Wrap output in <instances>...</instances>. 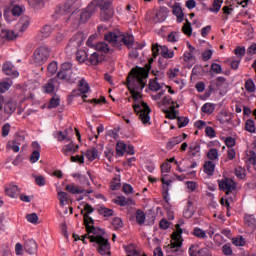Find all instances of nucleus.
<instances>
[{
	"mask_svg": "<svg viewBox=\"0 0 256 256\" xmlns=\"http://www.w3.org/2000/svg\"><path fill=\"white\" fill-rule=\"evenodd\" d=\"M192 235H194V237H197L198 239H205V237H207V233L199 227L194 228Z\"/></svg>",
	"mask_w": 256,
	"mask_h": 256,
	"instance_id": "49530a36",
	"label": "nucleus"
},
{
	"mask_svg": "<svg viewBox=\"0 0 256 256\" xmlns=\"http://www.w3.org/2000/svg\"><path fill=\"white\" fill-rule=\"evenodd\" d=\"M222 253L223 255H226V256H231L233 255V248H231V244H224L222 246Z\"/></svg>",
	"mask_w": 256,
	"mask_h": 256,
	"instance_id": "052dcab7",
	"label": "nucleus"
},
{
	"mask_svg": "<svg viewBox=\"0 0 256 256\" xmlns=\"http://www.w3.org/2000/svg\"><path fill=\"white\" fill-rule=\"evenodd\" d=\"M89 54L83 49L77 50L76 52V60L78 63H85V61H88Z\"/></svg>",
	"mask_w": 256,
	"mask_h": 256,
	"instance_id": "c756f323",
	"label": "nucleus"
},
{
	"mask_svg": "<svg viewBox=\"0 0 256 256\" xmlns=\"http://www.w3.org/2000/svg\"><path fill=\"white\" fill-rule=\"evenodd\" d=\"M160 55L164 59H173V57H175V52L174 51H170L167 46H161Z\"/></svg>",
	"mask_w": 256,
	"mask_h": 256,
	"instance_id": "72a5a7b5",
	"label": "nucleus"
},
{
	"mask_svg": "<svg viewBox=\"0 0 256 256\" xmlns=\"http://www.w3.org/2000/svg\"><path fill=\"white\" fill-rule=\"evenodd\" d=\"M41 33H42V37H44V39H47V37H49L51 33H53V28L51 27V25H45L41 29Z\"/></svg>",
	"mask_w": 256,
	"mask_h": 256,
	"instance_id": "5fc2aeb1",
	"label": "nucleus"
},
{
	"mask_svg": "<svg viewBox=\"0 0 256 256\" xmlns=\"http://www.w3.org/2000/svg\"><path fill=\"white\" fill-rule=\"evenodd\" d=\"M127 151V144L125 142L119 141L116 144V155L118 157H123Z\"/></svg>",
	"mask_w": 256,
	"mask_h": 256,
	"instance_id": "bb28decb",
	"label": "nucleus"
},
{
	"mask_svg": "<svg viewBox=\"0 0 256 256\" xmlns=\"http://www.w3.org/2000/svg\"><path fill=\"white\" fill-rule=\"evenodd\" d=\"M15 111H17V102L12 100L5 102L4 113H6V115H13Z\"/></svg>",
	"mask_w": 256,
	"mask_h": 256,
	"instance_id": "412c9836",
	"label": "nucleus"
},
{
	"mask_svg": "<svg viewBox=\"0 0 256 256\" xmlns=\"http://www.w3.org/2000/svg\"><path fill=\"white\" fill-rule=\"evenodd\" d=\"M217 121L221 123V125H225V123H231V120L233 119V114H229L227 110L222 109L217 115H216Z\"/></svg>",
	"mask_w": 256,
	"mask_h": 256,
	"instance_id": "dca6fc26",
	"label": "nucleus"
},
{
	"mask_svg": "<svg viewBox=\"0 0 256 256\" xmlns=\"http://www.w3.org/2000/svg\"><path fill=\"white\" fill-rule=\"evenodd\" d=\"M67 195H68L67 192H63V191L58 192V199L61 207L65 206V201H67L68 199Z\"/></svg>",
	"mask_w": 256,
	"mask_h": 256,
	"instance_id": "0e129e2a",
	"label": "nucleus"
},
{
	"mask_svg": "<svg viewBox=\"0 0 256 256\" xmlns=\"http://www.w3.org/2000/svg\"><path fill=\"white\" fill-rule=\"evenodd\" d=\"M202 113H206V115H213L215 111V104L213 103H205L201 108Z\"/></svg>",
	"mask_w": 256,
	"mask_h": 256,
	"instance_id": "58836bf2",
	"label": "nucleus"
},
{
	"mask_svg": "<svg viewBox=\"0 0 256 256\" xmlns=\"http://www.w3.org/2000/svg\"><path fill=\"white\" fill-rule=\"evenodd\" d=\"M57 69H59V66L56 61H52L47 67L49 75H55V73H57Z\"/></svg>",
	"mask_w": 256,
	"mask_h": 256,
	"instance_id": "864d4df0",
	"label": "nucleus"
},
{
	"mask_svg": "<svg viewBox=\"0 0 256 256\" xmlns=\"http://www.w3.org/2000/svg\"><path fill=\"white\" fill-rule=\"evenodd\" d=\"M194 251H196L197 256H212L211 250H209V248L199 249V246L195 245Z\"/></svg>",
	"mask_w": 256,
	"mask_h": 256,
	"instance_id": "37998d69",
	"label": "nucleus"
},
{
	"mask_svg": "<svg viewBox=\"0 0 256 256\" xmlns=\"http://www.w3.org/2000/svg\"><path fill=\"white\" fill-rule=\"evenodd\" d=\"M204 173L210 177L215 173V163L213 161H206L204 163Z\"/></svg>",
	"mask_w": 256,
	"mask_h": 256,
	"instance_id": "c85d7f7f",
	"label": "nucleus"
},
{
	"mask_svg": "<svg viewBox=\"0 0 256 256\" xmlns=\"http://www.w3.org/2000/svg\"><path fill=\"white\" fill-rule=\"evenodd\" d=\"M90 4L94 7L95 11H97V8L100 9L101 21L107 23L113 19V15H115L113 0H92Z\"/></svg>",
	"mask_w": 256,
	"mask_h": 256,
	"instance_id": "7ed1b4c3",
	"label": "nucleus"
},
{
	"mask_svg": "<svg viewBox=\"0 0 256 256\" xmlns=\"http://www.w3.org/2000/svg\"><path fill=\"white\" fill-rule=\"evenodd\" d=\"M183 229L181 225L176 224V231L171 235V243L168 245L170 249H179L183 245Z\"/></svg>",
	"mask_w": 256,
	"mask_h": 256,
	"instance_id": "6e6552de",
	"label": "nucleus"
},
{
	"mask_svg": "<svg viewBox=\"0 0 256 256\" xmlns=\"http://www.w3.org/2000/svg\"><path fill=\"white\" fill-rule=\"evenodd\" d=\"M223 2L219 1V0H214L213 3V7L209 9V11H211V13H219V11H221V4Z\"/></svg>",
	"mask_w": 256,
	"mask_h": 256,
	"instance_id": "680f3d73",
	"label": "nucleus"
},
{
	"mask_svg": "<svg viewBox=\"0 0 256 256\" xmlns=\"http://www.w3.org/2000/svg\"><path fill=\"white\" fill-rule=\"evenodd\" d=\"M88 63H90V65H99V63H101V61H103V59L101 57H99V53L98 52H94L90 55V57H88Z\"/></svg>",
	"mask_w": 256,
	"mask_h": 256,
	"instance_id": "e433bc0d",
	"label": "nucleus"
},
{
	"mask_svg": "<svg viewBox=\"0 0 256 256\" xmlns=\"http://www.w3.org/2000/svg\"><path fill=\"white\" fill-rule=\"evenodd\" d=\"M148 85H149L150 91H159L161 89V84L157 82V78L151 79Z\"/></svg>",
	"mask_w": 256,
	"mask_h": 256,
	"instance_id": "09e8293b",
	"label": "nucleus"
},
{
	"mask_svg": "<svg viewBox=\"0 0 256 256\" xmlns=\"http://www.w3.org/2000/svg\"><path fill=\"white\" fill-rule=\"evenodd\" d=\"M172 13L173 15H175V17H177V23H183V19L185 17V13H183V8H181V4L179 3H175L172 6Z\"/></svg>",
	"mask_w": 256,
	"mask_h": 256,
	"instance_id": "6ab92c4d",
	"label": "nucleus"
},
{
	"mask_svg": "<svg viewBox=\"0 0 256 256\" xmlns=\"http://www.w3.org/2000/svg\"><path fill=\"white\" fill-rule=\"evenodd\" d=\"M39 157H41L39 150H34L30 155V163H37L39 161Z\"/></svg>",
	"mask_w": 256,
	"mask_h": 256,
	"instance_id": "338daca9",
	"label": "nucleus"
},
{
	"mask_svg": "<svg viewBox=\"0 0 256 256\" xmlns=\"http://www.w3.org/2000/svg\"><path fill=\"white\" fill-rule=\"evenodd\" d=\"M83 41H85L83 32H78L69 40L68 47L70 49H78L83 45Z\"/></svg>",
	"mask_w": 256,
	"mask_h": 256,
	"instance_id": "9b49d317",
	"label": "nucleus"
},
{
	"mask_svg": "<svg viewBox=\"0 0 256 256\" xmlns=\"http://www.w3.org/2000/svg\"><path fill=\"white\" fill-rule=\"evenodd\" d=\"M11 87H13V82H7V81H3L0 82V93H7V91H9V89H11Z\"/></svg>",
	"mask_w": 256,
	"mask_h": 256,
	"instance_id": "de8ad7c7",
	"label": "nucleus"
},
{
	"mask_svg": "<svg viewBox=\"0 0 256 256\" xmlns=\"http://www.w3.org/2000/svg\"><path fill=\"white\" fill-rule=\"evenodd\" d=\"M10 13L13 15V17H21V15H23V8H21L19 5H15L11 9Z\"/></svg>",
	"mask_w": 256,
	"mask_h": 256,
	"instance_id": "6e6d98bb",
	"label": "nucleus"
},
{
	"mask_svg": "<svg viewBox=\"0 0 256 256\" xmlns=\"http://www.w3.org/2000/svg\"><path fill=\"white\" fill-rule=\"evenodd\" d=\"M113 203L120 207H127V205H131V203H133V199H127L125 196H118L113 200Z\"/></svg>",
	"mask_w": 256,
	"mask_h": 256,
	"instance_id": "4be33fe9",
	"label": "nucleus"
},
{
	"mask_svg": "<svg viewBox=\"0 0 256 256\" xmlns=\"http://www.w3.org/2000/svg\"><path fill=\"white\" fill-rule=\"evenodd\" d=\"M167 119H177V112L175 111V104L170 106V110H163Z\"/></svg>",
	"mask_w": 256,
	"mask_h": 256,
	"instance_id": "a19ab883",
	"label": "nucleus"
},
{
	"mask_svg": "<svg viewBox=\"0 0 256 256\" xmlns=\"http://www.w3.org/2000/svg\"><path fill=\"white\" fill-rule=\"evenodd\" d=\"M84 225L88 235H90V243L98 245V253L100 255H111V244L109 243V239L103 237V235H105V230L95 227L91 222ZM91 233H93V235H91Z\"/></svg>",
	"mask_w": 256,
	"mask_h": 256,
	"instance_id": "f257e3e1",
	"label": "nucleus"
},
{
	"mask_svg": "<svg viewBox=\"0 0 256 256\" xmlns=\"http://www.w3.org/2000/svg\"><path fill=\"white\" fill-rule=\"evenodd\" d=\"M78 91H80V93L82 95H85L86 93H89V83H87V80L86 79H81L79 82H78Z\"/></svg>",
	"mask_w": 256,
	"mask_h": 256,
	"instance_id": "473e14b6",
	"label": "nucleus"
},
{
	"mask_svg": "<svg viewBox=\"0 0 256 256\" xmlns=\"http://www.w3.org/2000/svg\"><path fill=\"white\" fill-rule=\"evenodd\" d=\"M148 225H155V219H157V215L153 210H149L146 214Z\"/></svg>",
	"mask_w": 256,
	"mask_h": 256,
	"instance_id": "3c124183",
	"label": "nucleus"
},
{
	"mask_svg": "<svg viewBox=\"0 0 256 256\" xmlns=\"http://www.w3.org/2000/svg\"><path fill=\"white\" fill-rule=\"evenodd\" d=\"M179 143H183L182 135L171 138L166 144V149L168 151H171V149H173V147H175V145H179Z\"/></svg>",
	"mask_w": 256,
	"mask_h": 256,
	"instance_id": "5701e85b",
	"label": "nucleus"
},
{
	"mask_svg": "<svg viewBox=\"0 0 256 256\" xmlns=\"http://www.w3.org/2000/svg\"><path fill=\"white\" fill-rule=\"evenodd\" d=\"M96 51H99L100 53H111V48L109 47V44L106 42H98L95 45Z\"/></svg>",
	"mask_w": 256,
	"mask_h": 256,
	"instance_id": "2f4dec72",
	"label": "nucleus"
},
{
	"mask_svg": "<svg viewBox=\"0 0 256 256\" xmlns=\"http://www.w3.org/2000/svg\"><path fill=\"white\" fill-rule=\"evenodd\" d=\"M49 3V0H31L30 6L32 9H36L37 11L43 9L45 7V4Z\"/></svg>",
	"mask_w": 256,
	"mask_h": 256,
	"instance_id": "a878e982",
	"label": "nucleus"
},
{
	"mask_svg": "<svg viewBox=\"0 0 256 256\" xmlns=\"http://www.w3.org/2000/svg\"><path fill=\"white\" fill-rule=\"evenodd\" d=\"M207 158L210 161H215V159H219V151L215 148H211L207 153Z\"/></svg>",
	"mask_w": 256,
	"mask_h": 256,
	"instance_id": "8fccbe9b",
	"label": "nucleus"
},
{
	"mask_svg": "<svg viewBox=\"0 0 256 256\" xmlns=\"http://www.w3.org/2000/svg\"><path fill=\"white\" fill-rule=\"evenodd\" d=\"M188 157L189 159H193L195 157H201V144L199 142H192L189 145Z\"/></svg>",
	"mask_w": 256,
	"mask_h": 256,
	"instance_id": "2eb2a0df",
	"label": "nucleus"
},
{
	"mask_svg": "<svg viewBox=\"0 0 256 256\" xmlns=\"http://www.w3.org/2000/svg\"><path fill=\"white\" fill-rule=\"evenodd\" d=\"M245 243H247V241L245 238H243V236H239L233 239V245L236 247H245Z\"/></svg>",
	"mask_w": 256,
	"mask_h": 256,
	"instance_id": "bf43d9fd",
	"label": "nucleus"
},
{
	"mask_svg": "<svg viewBox=\"0 0 256 256\" xmlns=\"http://www.w3.org/2000/svg\"><path fill=\"white\" fill-rule=\"evenodd\" d=\"M235 175L238 179H245L247 177V170L241 166H238L235 168Z\"/></svg>",
	"mask_w": 256,
	"mask_h": 256,
	"instance_id": "a18cd8bd",
	"label": "nucleus"
},
{
	"mask_svg": "<svg viewBox=\"0 0 256 256\" xmlns=\"http://www.w3.org/2000/svg\"><path fill=\"white\" fill-rule=\"evenodd\" d=\"M51 49L47 46L38 47L33 53V61L36 65H45L49 60Z\"/></svg>",
	"mask_w": 256,
	"mask_h": 256,
	"instance_id": "423d86ee",
	"label": "nucleus"
},
{
	"mask_svg": "<svg viewBox=\"0 0 256 256\" xmlns=\"http://www.w3.org/2000/svg\"><path fill=\"white\" fill-rule=\"evenodd\" d=\"M60 104H61V99L60 98L52 97L50 99L48 108L49 109H57V107H59Z\"/></svg>",
	"mask_w": 256,
	"mask_h": 256,
	"instance_id": "13d9d810",
	"label": "nucleus"
},
{
	"mask_svg": "<svg viewBox=\"0 0 256 256\" xmlns=\"http://www.w3.org/2000/svg\"><path fill=\"white\" fill-rule=\"evenodd\" d=\"M93 211H95V208H93V206H91V204L87 203L84 206V210H81V215H83L84 217V225H87V223H91V225H95V220H93L91 218V213H93Z\"/></svg>",
	"mask_w": 256,
	"mask_h": 256,
	"instance_id": "f8f14e48",
	"label": "nucleus"
},
{
	"mask_svg": "<svg viewBox=\"0 0 256 256\" xmlns=\"http://www.w3.org/2000/svg\"><path fill=\"white\" fill-rule=\"evenodd\" d=\"M104 39L107 43H111L112 47H115L117 51H121V49H123V45H125L127 49H132L133 45H135V37L131 34H117V32L108 31L104 35Z\"/></svg>",
	"mask_w": 256,
	"mask_h": 256,
	"instance_id": "f03ea898",
	"label": "nucleus"
},
{
	"mask_svg": "<svg viewBox=\"0 0 256 256\" xmlns=\"http://www.w3.org/2000/svg\"><path fill=\"white\" fill-rule=\"evenodd\" d=\"M133 109L135 113L139 115V119L142 121L143 125H147V123L151 121V116H149L151 113V108L149 107V104L146 102H142L141 104H134Z\"/></svg>",
	"mask_w": 256,
	"mask_h": 256,
	"instance_id": "39448f33",
	"label": "nucleus"
},
{
	"mask_svg": "<svg viewBox=\"0 0 256 256\" xmlns=\"http://www.w3.org/2000/svg\"><path fill=\"white\" fill-rule=\"evenodd\" d=\"M66 191H68V193H71L72 195H79L81 193H85L86 197L88 195H91V193H93L92 189H88V190L80 189V188L75 187V185H71V184L66 186Z\"/></svg>",
	"mask_w": 256,
	"mask_h": 256,
	"instance_id": "f3484780",
	"label": "nucleus"
},
{
	"mask_svg": "<svg viewBox=\"0 0 256 256\" xmlns=\"http://www.w3.org/2000/svg\"><path fill=\"white\" fill-rule=\"evenodd\" d=\"M245 129L249 133H255V121H253L252 119L247 120L245 124Z\"/></svg>",
	"mask_w": 256,
	"mask_h": 256,
	"instance_id": "4d7b16f0",
	"label": "nucleus"
},
{
	"mask_svg": "<svg viewBox=\"0 0 256 256\" xmlns=\"http://www.w3.org/2000/svg\"><path fill=\"white\" fill-rule=\"evenodd\" d=\"M167 19V14L163 10L158 11L155 16L152 18L153 23H163Z\"/></svg>",
	"mask_w": 256,
	"mask_h": 256,
	"instance_id": "c9c22d12",
	"label": "nucleus"
},
{
	"mask_svg": "<svg viewBox=\"0 0 256 256\" xmlns=\"http://www.w3.org/2000/svg\"><path fill=\"white\" fill-rule=\"evenodd\" d=\"M24 249L26 253H29V255H35V253H37V242L33 239L26 240Z\"/></svg>",
	"mask_w": 256,
	"mask_h": 256,
	"instance_id": "aec40b11",
	"label": "nucleus"
},
{
	"mask_svg": "<svg viewBox=\"0 0 256 256\" xmlns=\"http://www.w3.org/2000/svg\"><path fill=\"white\" fill-rule=\"evenodd\" d=\"M95 7L93 4L89 3L88 6L82 10V12L78 15L77 19L80 20V23H87L96 13Z\"/></svg>",
	"mask_w": 256,
	"mask_h": 256,
	"instance_id": "9d476101",
	"label": "nucleus"
},
{
	"mask_svg": "<svg viewBox=\"0 0 256 256\" xmlns=\"http://www.w3.org/2000/svg\"><path fill=\"white\" fill-rule=\"evenodd\" d=\"M72 75H73V63L64 62L61 64L56 77L61 81H67V83H69V81H71Z\"/></svg>",
	"mask_w": 256,
	"mask_h": 256,
	"instance_id": "0eeeda50",
	"label": "nucleus"
},
{
	"mask_svg": "<svg viewBox=\"0 0 256 256\" xmlns=\"http://www.w3.org/2000/svg\"><path fill=\"white\" fill-rule=\"evenodd\" d=\"M99 215H102L103 217H113V209H109L105 206H102L98 209Z\"/></svg>",
	"mask_w": 256,
	"mask_h": 256,
	"instance_id": "c03bdc74",
	"label": "nucleus"
},
{
	"mask_svg": "<svg viewBox=\"0 0 256 256\" xmlns=\"http://www.w3.org/2000/svg\"><path fill=\"white\" fill-rule=\"evenodd\" d=\"M5 193L8 195V197H12L15 199L17 197V194L19 193V186L10 184L8 187L5 188Z\"/></svg>",
	"mask_w": 256,
	"mask_h": 256,
	"instance_id": "b1692460",
	"label": "nucleus"
},
{
	"mask_svg": "<svg viewBox=\"0 0 256 256\" xmlns=\"http://www.w3.org/2000/svg\"><path fill=\"white\" fill-rule=\"evenodd\" d=\"M85 155H86L88 161H95V159H97L99 157V150H97V148L93 147L91 149H88L86 151Z\"/></svg>",
	"mask_w": 256,
	"mask_h": 256,
	"instance_id": "7c9ffc66",
	"label": "nucleus"
},
{
	"mask_svg": "<svg viewBox=\"0 0 256 256\" xmlns=\"http://www.w3.org/2000/svg\"><path fill=\"white\" fill-rule=\"evenodd\" d=\"M178 129H183L189 125V119L185 116H176Z\"/></svg>",
	"mask_w": 256,
	"mask_h": 256,
	"instance_id": "ea45409f",
	"label": "nucleus"
},
{
	"mask_svg": "<svg viewBox=\"0 0 256 256\" xmlns=\"http://www.w3.org/2000/svg\"><path fill=\"white\" fill-rule=\"evenodd\" d=\"M149 71H151V64H146L145 68L136 66L135 68H132L129 76H127L126 81L127 83H131V76L133 79H135L140 87L141 90L145 89V85H147V82L145 79L149 77Z\"/></svg>",
	"mask_w": 256,
	"mask_h": 256,
	"instance_id": "20e7f679",
	"label": "nucleus"
},
{
	"mask_svg": "<svg viewBox=\"0 0 256 256\" xmlns=\"http://www.w3.org/2000/svg\"><path fill=\"white\" fill-rule=\"evenodd\" d=\"M2 71L12 79H17V77H19V71L15 69V66L11 62L4 63L2 66Z\"/></svg>",
	"mask_w": 256,
	"mask_h": 256,
	"instance_id": "ddd939ff",
	"label": "nucleus"
},
{
	"mask_svg": "<svg viewBox=\"0 0 256 256\" xmlns=\"http://www.w3.org/2000/svg\"><path fill=\"white\" fill-rule=\"evenodd\" d=\"M78 149L79 145H75V142L71 141L69 144L62 147V153H64L66 157H69V155H74V153H77Z\"/></svg>",
	"mask_w": 256,
	"mask_h": 256,
	"instance_id": "a211bd4d",
	"label": "nucleus"
},
{
	"mask_svg": "<svg viewBox=\"0 0 256 256\" xmlns=\"http://www.w3.org/2000/svg\"><path fill=\"white\" fill-rule=\"evenodd\" d=\"M246 225L252 229V231H255L256 229V218L254 215H246L244 217Z\"/></svg>",
	"mask_w": 256,
	"mask_h": 256,
	"instance_id": "4c0bfd02",
	"label": "nucleus"
},
{
	"mask_svg": "<svg viewBox=\"0 0 256 256\" xmlns=\"http://www.w3.org/2000/svg\"><path fill=\"white\" fill-rule=\"evenodd\" d=\"M166 177H168L167 174L162 175V178H161V183L163 184L162 195H163L164 201H166V203H169V187L171 183H173V180H166Z\"/></svg>",
	"mask_w": 256,
	"mask_h": 256,
	"instance_id": "4468645a",
	"label": "nucleus"
},
{
	"mask_svg": "<svg viewBox=\"0 0 256 256\" xmlns=\"http://www.w3.org/2000/svg\"><path fill=\"white\" fill-rule=\"evenodd\" d=\"M135 217H136V222L138 223V225L141 226L145 224V219H147V214H145L143 210L138 209L135 213Z\"/></svg>",
	"mask_w": 256,
	"mask_h": 256,
	"instance_id": "f704fd0d",
	"label": "nucleus"
},
{
	"mask_svg": "<svg viewBox=\"0 0 256 256\" xmlns=\"http://www.w3.org/2000/svg\"><path fill=\"white\" fill-rule=\"evenodd\" d=\"M112 225L115 229L123 228V220L119 217L113 218Z\"/></svg>",
	"mask_w": 256,
	"mask_h": 256,
	"instance_id": "774afa93",
	"label": "nucleus"
},
{
	"mask_svg": "<svg viewBox=\"0 0 256 256\" xmlns=\"http://www.w3.org/2000/svg\"><path fill=\"white\" fill-rule=\"evenodd\" d=\"M220 191H226V195L233 193L237 189V182L231 178H224L218 182Z\"/></svg>",
	"mask_w": 256,
	"mask_h": 256,
	"instance_id": "1a4fd4ad",
	"label": "nucleus"
},
{
	"mask_svg": "<svg viewBox=\"0 0 256 256\" xmlns=\"http://www.w3.org/2000/svg\"><path fill=\"white\" fill-rule=\"evenodd\" d=\"M0 34L2 35L3 39H7V41H13V39L17 38V35H15L13 30L2 29Z\"/></svg>",
	"mask_w": 256,
	"mask_h": 256,
	"instance_id": "cd10ccee",
	"label": "nucleus"
},
{
	"mask_svg": "<svg viewBox=\"0 0 256 256\" xmlns=\"http://www.w3.org/2000/svg\"><path fill=\"white\" fill-rule=\"evenodd\" d=\"M234 53L237 55L238 59H240V61H241L243 59V57L245 56V47L237 46L234 49Z\"/></svg>",
	"mask_w": 256,
	"mask_h": 256,
	"instance_id": "e2e57ef3",
	"label": "nucleus"
},
{
	"mask_svg": "<svg viewBox=\"0 0 256 256\" xmlns=\"http://www.w3.org/2000/svg\"><path fill=\"white\" fill-rule=\"evenodd\" d=\"M245 89L248 93H255V82H253V79H248L245 82Z\"/></svg>",
	"mask_w": 256,
	"mask_h": 256,
	"instance_id": "603ef678",
	"label": "nucleus"
},
{
	"mask_svg": "<svg viewBox=\"0 0 256 256\" xmlns=\"http://www.w3.org/2000/svg\"><path fill=\"white\" fill-rule=\"evenodd\" d=\"M26 219L29 223L37 225V221H39V216H37V213L27 214Z\"/></svg>",
	"mask_w": 256,
	"mask_h": 256,
	"instance_id": "69168bd1",
	"label": "nucleus"
},
{
	"mask_svg": "<svg viewBox=\"0 0 256 256\" xmlns=\"http://www.w3.org/2000/svg\"><path fill=\"white\" fill-rule=\"evenodd\" d=\"M195 215V208L193 207V201L188 200L186 209L184 210V217L191 219Z\"/></svg>",
	"mask_w": 256,
	"mask_h": 256,
	"instance_id": "393cba45",
	"label": "nucleus"
},
{
	"mask_svg": "<svg viewBox=\"0 0 256 256\" xmlns=\"http://www.w3.org/2000/svg\"><path fill=\"white\" fill-rule=\"evenodd\" d=\"M182 33H184V35H187L188 37H191V35H193V28L191 27V22H189L188 19H186V23L182 27Z\"/></svg>",
	"mask_w": 256,
	"mask_h": 256,
	"instance_id": "79ce46f5",
	"label": "nucleus"
}]
</instances>
